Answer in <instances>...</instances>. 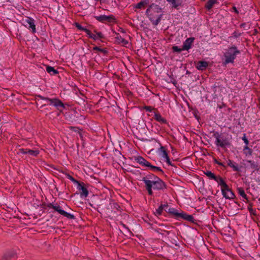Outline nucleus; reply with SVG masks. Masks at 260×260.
Instances as JSON below:
<instances>
[{"mask_svg":"<svg viewBox=\"0 0 260 260\" xmlns=\"http://www.w3.org/2000/svg\"><path fill=\"white\" fill-rule=\"evenodd\" d=\"M146 14L152 23L156 26L161 19L162 16V10L159 6L152 4L147 9Z\"/></svg>","mask_w":260,"mask_h":260,"instance_id":"2","label":"nucleus"},{"mask_svg":"<svg viewBox=\"0 0 260 260\" xmlns=\"http://www.w3.org/2000/svg\"><path fill=\"white\" fill-rule=\"evenodd\" d=\"M78 188L79 190H81L82 192H80V196L84 197L85 198L88 196V191L87 189L83 185V183L81 184L78 183Z\"/></svg>","mask_w":260,"mask_h":260,"instance_id":"13","label":"nucleus"},{"mask_svg":"<svg viewBox=\"0 0 260 260\" xmlns=\"http://www.w3.org/2000/svg\"><path fill=\"white\" fill-rule=\"evenodd\" d=\"M94 32H95V33H96V32H98L96 30H94Z\"/></svg>","mask_w":260,"mask_h":260,"instance_id":"48","label":"nucleus"},{"mask_svg":"<svg viewBox=\"0 0 260 260\" xmlns=\"http://www.w3.org/2000/svg\"><path fill=\"white\" fill-rule=\"evenodd\" d=\"M215 181H216L218 184L221 186V190L223 188H227V186H228L225 182L223 180V179L219 176H217L216 179H215Z\"/></svg>","mask_w":260,"mask_h":260,"instance_id":"17","label":"nucleus"},{"mask_svg":"<svg viewBox=\"0 0 260 260\" xmlns=\"http://www.w3.org/2000/svg\"><path fill=\"white\" fill-rule=\"evenodd\" d=\"M91 38L93 39L94 40H95L98 39L96 36L95 35H93V37H91Z\"/></svg>","mask_w":260,"mask_h":260,"instance_id":"46","label":"nucleus"},{"mask_svg":"<svg viewBox=\"0 0 260 260\" xmlns=\"http://www.w3.org/2000/svg\"><path fill=\"white\" fill-rule=\"evenodd\" d=\"M68 178L71 180L74 183H77L78 184V183H80L79 181L76 180L74 177H73L72 176L70 175L69 174L67 175Z\"/></svg>","mask_w":260,"mask_h":260,"instance_id":"36","label":"nucleus"},{"mask_svg":"<svg viewBox=\"0 0 260 260\" xmlns=\"http://www.w3.org/2000/svg\"><path fill=\"white\" fill-rule=\"evenodd\" d=\"M135 160L142 167L149 168L151 164L142 156H138L136 157Z\"/></svg>","mask_w":260,"mask_h":260,"instance_id":"9","label":"nucleus"},{"mask_svg":"<svg viewBox=\"0 0 260 260\" xmlns=\"http://www.w3.org/2000/svg\"><path fill=\"white\" fill-rule=\"evenodd\" d=\"M96 36L98 38L102 39L104 38V36L101 32H96Z\"/></svg>","mask_w":260,"mask_h":260,"instance_id":"41","label":"nucleus"},{"mask_svg":"<svg viewBox=\"0 0 260 260\" xmlns=\"http://www.w3.org/2000/svg\"><path fill=\"white\" fill-rule=\"evenodd\" d=\"M95 18L99 21L101 22H108L110 23L115 22L116 19L115 17L111 15L106 16L105 15H101L100 16H95Z\"/></svg>","mask_w":260,"mask_h":260,"instance_id":"6","label":"nucleus"},{"mask_svg":"<svg viewBox=\"0 0 260 260\" xmlns=\"http://www.w3.org/2000/svg\"><path fill=\"white\" fill-rule=\"evenodd\" d=\"M247 162L250 164V167L252 169H256L257 168V165L255 163L254 161L252 160H247Z\"/></svg>","mask_w":260,"mask_h":260,"instance_id":"31","label":"nucleus"},{"mask_svg":"<svg viewBox=\"0 0 260 260\" xmlns=\"http://www.w3.org/2000/svg\"><path fill=\"white\" fill-rule=\"evenodd\" d=\"M76 27L79 29V30H83V31H85V30H86L87 28L83 27L81 25H80L79 23H76Z\"/></svg>","mask_w":260,"mask_h":260,"instance_id":"34","label":"nucleus"},{"mask_svg":"<svg viewBox=\"0 0 260 260\" xmlns=\"http://www.w3.org/2000/svg\"><path fill=\"white\" fill-rule=\"evenodd\" d=\"M160 152L162 153V156L165 158H167V157H169L168 155V153L167 152V151L165 149V147H163V146H161L160 148Z\"/></svg>","mask_w":260,"mask_h":260,"instance_id":"30","label":"nucleus"},{"mask_svg":"<svg viewBox=\"0 0 260 260\" xmlns=\"http://www.w3.org/2000/svg\"><path fill=\"white\" fill-rule=\"evenodd\" d=\"M71 129H73L75 132H77L80 137H82L81 129H78L77 128L75 127H71Z\"/></svg>","mask_w":260,"mask_h":260,"instance_id":"37","label":"nucleus"},{"mask_svg":"<svg viewBox=\"0 0 260 260\" xmlns=\"http://www.w3.org/2000/svg\"><path fill=\"white\" fill-rule=\"evenodd\" d=\"M217 3V0H208L206 4L205 7L208 10H210L213 7L214 5Z\"/></svg>","mask_w":260,"mask_h":260,"instance_id":"23","label":"nucleus"},{"mask_svg":"<svg viewBox=\"0 0 260 260\" xmlns=\"http://www.w3.org/2000/svg\"><path fill=\"white\" fill-rule=\"evenodd\" d=\"M168 2L172 5L173 8L178 9V7L182 5V0H167Z\"/></svg>","mask_w":260,"mask_h":260,"instance_id":"14","label":"nucleus"},{"mask_svg":"<svg viewBox=\"0 0 260 260\" xmlns=\"http://www.w3.org/2000/svg\"><path fill=\"white\" fill-rule=\"evenodd\" d=\"M240 53V51L236 46H233L230 47L224 54L225 60L223 63L227 64L229 63H233L237 55Z\"/></svg>","mask_w":260,"mask_h":260,"instance_id":"3","label":"nucleus"},{"mask_svg":"<svg viewBox=\"0 0 260 260\" xmlns=\"http://www.w3.org/2000/svg\"><path fill=\"white\" fill-rule=\"evenodd\" d=\"M149 1L148 0H144L141 1L139 3L135 5L134 6V9L135 11H137V9H144L146 8V7L148 5Z\"/></svg>","mask_w":260,"mask_h":260,"instance_id":"11","label":"nucleus"},{"mask_svg":"<svg viewBox=\"0 0 260 260\" xmlns=\"http://www.w3.org/2000/svg\"><path fill=\"white\" fill-rule=\"evenodd\" d=\"M228 165L230 166V167L232 168L234 171H239V169L238 167V165L236 164V162H234L231 160L229 159L228 161Z\"/></svg>","mask_w":260,"mask_h":260,"instance_id":"21","label":"nucleus"},{"mask_svg":"<svg viewBox=\"0 0 260 260\" xmlns=\"http://www.w3.org/2000/svg\"><path fill=\"white\" fill-rule=\"evenodd\" d=\"M46 101H48L50 102V105H53L54 106L56 107L58 109L59 107H61L62 108H64V105L63 103L58 99L54 98V99H46Z\"/></svg>","mask_w":260,"mask_h":260,"instance_id":"8","label":"nucleus"},{"mask_svg":"<svg viewBox=\"0 0 260 260\" xmlns=\"http://www.w3.org/2000/svg\"><path fill=\"white\" fill-rule=\"evenodd\" d=\"M115 41L119 44H122L123 45H126L128 44V41L122 38L118 34H116V36L115 38Z\"/></svg>","mask_w":260,"mask_h":260,"instance_id":"19","label":"nucleus"},{"mask_svg":"<svg viewBox=\"0 0 260 260\" xmlns=\"http://www.w3.org/2000/svg\"><path fill=\"white\" fill-rule=\"evenodd\" d=\"M27 154H28L29 155L31 156H37L39 154V151L38 150H34L28 149Z\"/></svg>","mask_w":260,"mask_h":260,"instance_id":"28","label":"nucleus"},{"mask_svg":"<svg viewBox=\"0 0 260 260\" xmlns=\"http://www.w3.org/2000/svg\"><path fill=\"white\" fill-rule=\"evenodd\" d=\"M242 139L244 141V142L245 143L246 146L248 145V144L249 143V141H248V139H247V138L246 137V134H243V136L242 138Z\"/></svg>","mask_w":260,"mask_h":260,"instance_id":"38","label":"nucleus"},{"mask_svg":"<svg viewBox=\"0 0 260 260\" xmlns=\"http://www.w3.org/2000/svg\"><path fill=\"white\" fill-rule=\"evenodd\" d=\"M215 163H216L217 164L219 165V166H223V165L222 163L217 161L216 159L215 160Z\"/></svg>","mask_w":260,"mask_h":260,"instance_id":"45","label":"nucleus"},{"mask_svg":"<svg viewBox=\"0 0 260 260\" xmlns=\"http://www.w3.org/2000/svg\"><path fill=\"white\" fill-rule=\"evenodd\" d=\"M166 162L169 165V166H172L171 162L170 161V159L169 158V157H167V158H165Z\"/></svg>","mask_w":260,"mask_h":260,"instance_id":"42","label":"nucleus"},{"mask_svg":"<svg viewBox=\"0 0 260 260\" xmlns=\"http://www.w3.org/2000/svg\"><path fill=\"white\" fill-rule=\"evenodd\" d=\"M38 97L40 99H41V100H46V99H48V98H45V97H44L41 95H38Z\"/></svg>","mask_w":260,"mask_h":260,"instance_id":"44","label":"nucleus"},{"mask_svg":"<svg viewBox=\"0 0 260 260\" xmlns=\"http://www.w3.org/2000/svg\"><path fill=\"white\" fill-rule=\"evenodd\" d=\"M28 149H24L21 148L19 149L18 152H17L18 154H27V153Z\"/></svg>","mask_w":260,"mask_h":260,"instance_id":"33","label":"nucleus"},{"mask_svg":"<svg viewBox=\"0 0 260 260\" xmlns=\"http://www.w3.org/2000/svg\"><path fill=\"white\" fill-rule=\"evenodd\" d=\"M259 105H260V99H259Z\"/></svg>","mask_w":260,"mask_h":260,"instance_id":"49","label":"nucleus"},{"mask_svg":"<svg viewBox=\"0 0 260 260\" xmlns=\"http://www.w3.org/2000/svg\"><path fill=\"white\" fill-rule=\"evenodd\" d=\"M243 152L246 155H251L252 150L251 149L249 148L247 145L244 146L243 148Z\"/></svg>","mask_w":260,"mask_h":260,"instance_id":"27","label":"nucleus"},{"mask_svg":"<svg viewBox=\"0 0 260 260\" xmlns=\"http://www.w3.org/2000/svg\"><path fill=\"white\" fill-rule=\"evenodd\" d=\"M180 216H179V218L183 219L189 221H193V217L191 215H188L183 212L180 213Z\"/></svg>","mask_w":260,"mask_h":260,"instance_id":"18","label":"nucleus"},{"mask_svg":"<svg viewBox=\"0 0 260 260\" xmlns=\"http://www.w3.org/2000/svg\"><path fill=\"white\" fill-rule=\"evenodd\" d=\"M204 173L210 179H213L215 180V179H216L217 176L210 171H207L206 172H204Z\"/></svg>","mask_w":260,"mask_h":260,"instance_id":"24","label":"nucleus"},{"mask_svg":"<svg viewBox=\"0 0 260 260\" xmlns=\"http://www.w3.org/2000/svg\"><path fill=\"white\" fill-rule=\"evenodd\" d=\"M85 32H86V34H87V35L89 36V37L90 38H91V37H93V34H92L91 32V31H90L89 30H88V29H86V30H85Z\"/></svg>","mask_w":260,"mask_h":260,"instance_id":"40","label":"nucleus"},{"mask_svg":"<svg viewBox=\"0 0 260 260\" xmlns=\"http://www.w3.org/2000/svg\"><path fill=\"white\" fill-rule=\"evenodd\" d=\"M208 62L206 61H199L197 65V68L199 70H204L208 66Z\"/></svg>","mask_w":260,"mask_h":260,"instance_id":"16","label":"nucleus"},{"mask_svg":"<svg viewBox=\"0 0 260 260\" xmlns=\"http://www.w3.org/2000/svg\"><path fill=\"white\" fill-rule=\"evenodd\" d=\"M259 158H260V155H259Z\"/></svg>","mask_w":260,"mask_h":260,"instance_id":"50","label":"nucleus"},{"mask_svg":"<svg viewBox=\"0 0 260 260\" xmlns=\"http://www.w3.org/2000/svg\"><path fill=\"white\" fill-rule=\"evenodd\" d=\"M172 49L173 50V51L174 52H180L182 50H183L182 49V48H179L178 46H173L172 47Z\"/></svg>","mask_w":260,"mask_h":260,"instance_id":"35","label":"nucleus"},{"mask_svg":"<svg viewBox=\"0 0 260 260\" xmlns=\"http://www.w3.org/2000/svg\"><path fill=\"white\" fill-rule=\"evenodd\" d=\"M221 192L223 196L227 199H233L235 197L234 192L231 190L229 186H227V188L222 189Z\"/></svg>","mask_w":260,"mask_h":260,"instance_id":"7","label":"nucleus"},{"mask_svg":"<svg viewBox=\"0 0 260 260\" xmlns=\"http://www.w3.org/2000/svg\"><path fill=\"white\" fill-rule=\"evenodd\" d=\"M47 72L51 75H56L58 73V71L54 69V68L50 66H47Z\"/></svg>","mask_w":260,"mask_h":260,"instance_id":"26","label":"nucleus"},{"mask_svg":"<svg viewBox=\"0 0 260 260\" xmlns=\"http://www.w3.org/2000/svg\"><path fill=\"white\" fill-rule=\"evenodd\" d=\"M149 169L153 172L159 171V172H162V171L160 167H156V166L151 165V164H150V166H149Z\"/></svg>","mask_w":260,"mask_h":260,"instance_id":"29","label":"nucleus"},{"mask_svg":"<svg viewBox=\"0 0 260 260\" xmlns=\"http://www.w3.org/2000/svg\"><path fill=\"white\" fill-rule=\"evenodd\" d=\"M144 109H145L147 111L151 112L154 109L153 107H152L151 106H146L144 107Z\"/></svg>","mask_w":260,"mask_h":260,"instance_id":"39","label":"nucleus"},{"mask_svg":"<svg viewBox=\"0 0 260 260\" xmlns=\"http://www.w3.org/2000/svg\"><path fill=\"white\" fill-rule=\"evenodd\" d=\"M142 181L145 183L146 189L150 196L153 194V189L160 190L166 188L165 183L159 177L153 174L143 177Z\"/></svg>","mask_w":260,"mask_h":260,"instance_id":"1","label":"nucleus"},{"mask_svg":"<svg viewBox=\"0 0 260 260\" xmlns=\"http://www.w3.org/2000/svg\"><path fill=\"white\" fill-rule=\"evenodd\" d=\"M25 21L28 25V27L31 29L32 32L35 34L36 32L35 20L30 17H27Z\"/></svg>","mask_w":260,"mask_h":260,"instance_id":"10","label":"nucleus"},{"mask_svg":"<svg viewBox=\"0 0 260 260\" xmlns=\"http://www.w3.org/2000/svg\"><path fill=\"white\" fill-rule=\"evenodd\" d=\"M240 36V34L238 33L236 31H234L233 33V36L235 37V38H237V37H239Z\"/></svg>","mask_w":260,"mask_h":260,"instance_id":"43","label":"nucleus"},{"mask_svg":"<svg viewBox=\"0 0 260 260\" xmlns=\"http://www.w3.org/2000/svg\"><path fill=\"white\" fill-rule=\"evenodd\" d=\"M168 212L174 215L177 218H179V216H180V213H178L177 210L173 208H169Z\"/></svg>","mask_w":260,"mask_h":260,"instance_id":"22","label":"nucleus"},{"mask_svg":"<svg viewBox=\"0 0 260 260\" xmlns=\"http://www.w3.org/2000/svg\"><path fill=\"white\" fill-rule=\"evenodd\" d=\"M48 207L49 208H52L55 211H57L58 213H59L60 214L63 215L64 217L69 218V219H74L75 216L74 215L71 214L70 213H67V212L64 211V210H62L61 209V207L59 206L57 204L56 205H53L51 203L47 205Z\"/></svg>","mask_w":260,"mask_h":260,"instance_id":"5","label":"nucleus"},{"mask_svg":"<svg viewBox=\"0 0 260 260\" xmlns=\"http://www.w3.org/2000/svg\"><path fill=\"white\" fill-rule=\"evenodd\" d=\"M154 119L160 124L167 123V120L162 117L161 115L158 112L154 113Z\"/></svg>","mask_w":260,"mask_h":260,"instance_id":"15","label":"nucleus"},{"mask_svg":"<svg viewBox=\"0 0 260 260\" xmlns=\"http://www.w3.org/2000/svg\"><path fill=\"white\" fill-rule=\"evenodd\" d=\"M93 50H95V51H100V52H101L103 53H106L107 52L106 50H105V49H101L97 46H95L93 48Z\"/></svg>","mask_w":260,"mask_h":260,"instance_id":"32","label":"nucleus"},{"mask_svg":"<svg viewBox=\"0 0 260 260\" xmlns=\"http://www.w3.org/2000/svg\"><path fill=\"white\" fill-rule=\"evenodd\" d=\"M238 193V194L241 196L244 199L248 200V199L247 198V196L246 193H245L244 190L242 187H239L237 188Z\"/></svg>","mask_w":260,"mask_h":260,"instance_id":"25","label":"nucleus"},{"mask_svg":"<svg viewBox=\"0 0 260 260\" xmlns=\"http://www.w3.org/2000/svg\"><path fill=\"white\" fill-rule=\"evenodd\" d=\"M193 38H189L187 39L183 43L182 49L184 50H188L189 49H190L191 48V44L193 42Z\"/></svg>","mask_w":260,"mask_h":260,"instance_id":"12","label":"nucleus"},{"mask_svg":"<svg viewBox=\"0 0 260 260\" xmlns=\"http://www.w3.org/2000/svg\"><path fill=\"white\" fill-rule=\"evenodd\" d=\"M233 9L234 10V11H235V12L236 13H238V11H237V9H236V7H233Z\"/></svg>","mask_w":260,"mask_h":260,"instance_id":"47","label":"nucleus"},{"mask_svg":"<svg viewBox=\"0 0 260 260\" xmlns=\"http://www.w3.org/2000/svg\"><path fill=\"white\" fill-rule=\"evenodd\" d=\"M168 206V205L167 203L165 204H161L159 207L158 208V209H156V212H155V214L157 215V216H159L160 215H161L162 214V211L164 209L165 207H167Z\"/></svg>","mask_w":260,"mask_h":260,"instance_id":"20","label":"nucleus"},{"mask_svg":"<svg viewBox=\"0 0 260 260\" xmlns=\"http://www.w3.org/2000/svg\"><path fill=\"white\" fill-rule=\"evenodd\" d=\"M213 137L216 139L215 144L221 148H225L230 145V140L228 138L222 135H220L218 132H215Z\"/></svg>","mask_w":260,"mask_h":260,"instance_id":"4","label":"nucleus"}]
</instances>
